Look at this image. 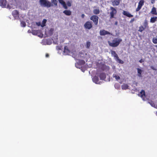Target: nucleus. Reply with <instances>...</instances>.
Masks as SVG:
<instances>
[{
	"label": "nucleus",
	"mask_w": 157,
	"mask_h": 157,
	"mask_svg": "<svg viewBox=\"0 0 157 157\" xmlns=\"http://www.w3.org/2000/svg\"><path fill=\"white\" fill-rule=\"evenodd\" d=\"M122 41V40L120 38H115L111 42L108 41V43L109 45L111 47H117Z\"/></svg>",
	"instance_id": "obj_1"
},
{
	"label": "nucleus",
	"mask_w": 157,
	"mask_h": 157,
	"mask_svg": "<svg viewBox=\"0 0 157 157\" xmlns=\"http://www.w3.org/2000/svg\"><path fill=\"white\" fill-rule=\"evenodd\" d=\"M39 2L40 5L42 6L49 8L53 6L51 2L46 0H40Z\"/></svg>",
	"instance_id": "obj_2"
},
{
	"label": "nucleus",
	"mask_w": 157,
	"mask_h": 157,
	"mask_svg": "<svg viewBox=\"0 0 157 157\" xmlns=\"http://www.w3.org/2000/svg\"><path fill=\"white\" fill-rule=\"evenodd\" d=\"M110 10L111 11L110 12V18H113L114 17V16L117 14V10L115 8L113 7H110Z\"/></svg>",
	"instance_id": "obj_3"
},
{
	"label": "nucleus",
	"mask_w": 157,
	"mask_h": 157,
	"mask_svg": "<svg viewBox=\"0 0 157 157\" xmlns=\"http://www.w3.org/2000/svg\"><path fill=\"white\" fill-rule=\"evenodd\" d=\"M90 19L92 21L95 25H97L98 23V17L96 15H94L91 16Z\"/></svg>",
	"instance_id": "obj_4"
},
{
	"label": "nucleus",
	"mask_w": 157,
	"mask_h": 157,
	"mask_svg": "<svg viewBox=\"0 0 157 157\" xmlns=\"http://www.w3.org/2000/svg\"><path fill=\"white\" fill-rule=\"evenodd\" d=\"M13 16L15 19H17L19 18V12L17 10H13L12 13Z\"/></svg>",
	"instance_id": "obj_5"
},
{
	"label": "nucleus",
	"mask_w": 157,
	"mask_h": 157,
	"mask_svg": "<svg viewBox=\"0 0 157 157\" xmlns=\"http://www.w3.org/2000/svg\"><path fill=\"white\" fill-rule=\"evenodd\" d=\"M84 26L86 29H90L92 27V22L87 21L84 24Z\"/></svg>",
	"instance_id": "obj_6"
},
{
	"label": "nucleus",
	"mask_w": 157,
	"mask_h": 157,
	"mask_svg": "<svg viewBox=\"0 0 157 157\" xmlns=\"http://www.w3.org/2000/svg\"><path fill=\"white\" fill-rule=\"evenodd\" d=\"M144 0H140L139 2L137 7L136 8V12L139 11L141 8L142 6L144 5Z\"/></svg>",
	"instance_id": "obj_7"
},
{
	"label": "nucleus",
	"mask_w": 157,
	"mask_h": 157,
	"mask_svg": "<svg viewBox=\"0 0 157 157\" xmlns=\"http://www.w3.org/2000/svg\"><path fill=\"white\" fill-rule=\"evenodd\" d=\"M99 33L101 36H105L106 35H112V34L106 31L104 29L100 30L99 32Z\"/></svg>",
	"instance_id": "obj_8"
},
{
	"label": "nucleus",
	"mask_w": 157,
	"mask_h": 157,
	"mask_svg": "<svg viewBox=\"0 0 157 157\" xmlns=\"http://www.w3.org/2000/svg\"><path fill=\"white\" fill-rule=\"evenodd\" d=\"M138 95L139 96H140L143 100H145V94L144 90H142Z\"/></svg>",
	"instance_id": "obj_9"
},
{
	"label": "nucleus",
	"mask_w": 157,
	"mask_h": 157,
	"mask_svg": "<svg viewBox=\"0 0 157 157\" xmlns=\"http://www.w3.org/2000/svg\"><path fill=\"white\" fill-rule=\"evenodd\" d=\"M122 14L124 15L129 17H133V15L130 13L129 12L125 10L123 11Z\"/></svg>",
	"instance_id": "obj_10"
},
{
	"label": "nucleus",
	"mask_w": 157,
	"mask_h": 157,
	"mask_svg": "<svg viewBox=\"0 0 157 157\" xmlns=\"http://www.w3.org/2000/svg\"><path fill=\"white\" fill-rule=\"evenodd\" d=\"M7 3L6 0H0V5L2 7H5L7 5Z\"/></svg>",
	"instance_id": "obj_11"
},
{
	"label": "nucleus",
	"mask_w": 157,
	"mask_h": 157,
	"mask_svg": "<svg viewBox=\"0 0 157 157\" xmlns=\"http://www.w3.org/2000/svg\"><path fill=\"white\" fill-rule=\"evenodd\" d=\"M59 3H60L63 6V7L65 9H67L68 7L67 6L65 2L63 0H58Z\"/></svg>",
	"instance_id": "obj_12"
},
{
	"label": "nucleus",
	"mask_w": 157,
	"mask_h": 157,
	"mask_svg": "<svg viewBox=\"0 0 157 157\" xmlns=\"http://www.w3.org/2000/svg\"><path fill=\"white\" fill-rule=\"evenodd\" d=\"M99 76L101 80H104L106 78V75L105 73L103 72L100 74Z\"/></svg>",
	"instance_id": "obj_13"
},
{
	"label": "nucleus",
	"mask_w": 157,
	"mask_h": 157,
	"mask_svg": "<svg viewBox=\"0 0 157 157\" xmlns=\"http://www.w3.org/2000/svg\"><path fill=\"white\" fill-rule=\"evenodd\" d=\"M121 1L119 0H113L112 2V5L113 6H117L118 5Z\"/></svg>",
	"instance_id": "obj_14"
},
{
	"label": "nucleus",
	"mask_w": 157,
	"mask_h": 157,
	"mask_svg": "<svg viewBox=\"0 0 157 157\" xmlns=\"http://www.w3.org/2000/svg\"><path fill=\"white\" fill-rule=\"evenodd\" d=\"M63 13L66 16H69L71 14V11L69 10H65L63 11Z\"/></svg>",
	"instance_id": "obj_15"
},
{
	"label": "nucleus",
	"mask_w": 157,
	"mask_h": 157,
	"mask_svg": "<svg viewBox=\"0 0 157 157\" xmlns=\"http://www.w3.org/2000/svg\"><path fill=\"white\" fill-rule=\"evenodd\" d=\"M151 13L152 14L157 15V12L156 8L153 7L151 9Z\"/></svg>",
	"instance_id": "obj_16"
},
{
	"label": "nucleus",
	"mask_w": 157,
	"mask_h": 157,
	"mask_svg": "<svg viewBox=\"0 0 157 157\" xmlns=\"http://www.w3.org/2000/svg\"><path fill=\"white\" fill-rule=\"evenodd\" d=\"M111 54L114 57L115 59H116L117 58H118V56L115 51H111Z\"/></svg>",
	"instance_id": "obj_17"
},
{
	"label": "nucleus",
	"mask_w": 157,
	"mask_h": 157,
	"mask_svg": "<svg viewBox=\"0 0 157 157\" xmlns=\"http://www.w3.org/2000/svg\"><path fill=\"white\" fill-rule=\"evenodd\" d=\"M92 80L94 82L97 84L99 81L98 78L97 76H95L93 78Z\"/></svg>",
	"instance_id": "obj_18"
},
{
	"label": "nucleus",
	"mask_w": 157,
	"mask_h": 157,
	"mask_svg": "<svg viewBox=\"0 0 157 157\" xmlns=\"http://www.w3.org/2000/svg\"><path fill=\"white\" fill-rule=\"evenodd\" d=\"M70 51L68 49V47L67 46H65L64 47V52L66 53V54L68 55L70 53Z\"/></svg>",
	"instance_id": "obj_19"
},
{
	"label": "nucleus",
	"mask_w": 157,
	"mask_h": 157,
	"mask_svg": "<svg viewBox=\"0 0 157 157\" xmlns=\"http://www.w3.org/2000/svg\"><path fill=\"white\" fill-rule=\"evenodd\" d=\"M157 20V17H151L150 20V22L151 23H155Z\"/></svg>",
	"instance_id": "obj_20"
},
{
	"label": "nucleus",
	"mask_w": 157,
	"mask_h": 157,
	"mask_svg": "<svg viewBox=\"0 0 157 157\" xmlns=\"http://www.w3.org/2000/svg\"><path fill=\"white\" fill-rule=\"evenodd\" d=\"M121 88L122 90H126L128 89V86L126 84H123L121 86Z\"/></svg>",
	"instance_id": "obj_21"
},
{
	"label": "nucleus",
	"mask_w": 157,
	"mask_h": 157,
	"mask_svg": "<svg viewBox=\"0 0 157 157\" xmlns=\"http://www.w3.org/2000/svg\"><path fill=\"white\" fill-rule=\"evenodd\" d=\"M93 13L95 14H98L100 13V10L98 8L94 9Z\"/></svg>",
	"instance_id": "obj_22"
},
{
	"label": "nucleus",
	"mask_w": 157,
	"mask_h": 157,
	"mask_svg": "<svg viewBox=\"0 0 157 157\" xmlns=\"http://www.w3.org/2000/svg\"><path fill=\"white\" fill-rule=\"evenodd\" d=\"M47 21V20L46 19H44L42 21V24L41 25V26L42 27L45 26L46 25V23Z\"/></svg>",
	"instance_id": "obj_23"
},
{
	"label": "nucleus",
	"mask_w": 157,
	"mask_h": 157,
	"mask_svg": "<svg viewBox=\"0 0 157 157\" xmlns=\"http://www.w3.org/2000/svg\"><path fill=\"white\" fill-rule=\"evenodd\" d=\"M137 70L138 76L140 77H141V76L142 70L140 69L139 68H137Z\"/></svg>",
	"instance_id": "obj_24"
},
{
	"label": "nucleus",
	"mask_w": 157,
	"mask_h": 157,
	"mask_svg": "<svg viewBox=\"0 0 157 157\" xmlns=\"http://www.w3.org/2000/svg\"><path fill=\"white\" fill-rule=\"evenodd\" d=\"M144 28H148V22L147 21V20H144Z\"/></svg>",
	"instance_id": "obj_25"
},
{
	"label": "nucleus",
	"mask_w": 157,
	"mask_h": 157,
	"mask_svg": "<svg viewBox=\"0 0 157 157\" xmlns=\"http://www.w3.org/2000/svg\"><path fill=\"white\" fill-rule=\"evenodd\" d=\"M145 29V28L141 25L139 27L138 31L140 32H142L143 30H144Z\"/></svg>",
	"instance_id": "obj_26"
},
{
	"label": "nucleus",
	"mask_w": 157,
	"mask_h": 157,
	"mask_svg": "<svg viewBox=\"0 0 157 157\" xmlns=\"http://www.w3.org/2000/svg\"><path fill=\"white\" fill-rule=\"evenodd\" d=\"M85 63V61L84 60H79L78 61V63L80 65H83Z\"/></svg>",
	"instance_id": "obj_27"
},
{
	"label": "nucleus",
	"mask_w": 157,
	"mask_h": 157,
	"mask_svg": "<svg viewBox=\"0 0 157 157\" xmlns=\"http://www.w3.org/2000/svg\"><path fill=\"white\" fill-rule=\"evenodd\" d=\"M113 78H114L117 80L120 79V76H119L118 75L115 74H113Z\"/></svg>",
	"instance_id": "obj_28"
},
{
	"label": "nucleus",
	"mask_w": 157,
	"mask_h": 157,
	"mask_svg": "<svg viewBox=\"0 0 157 157\" xmlns=\"http://www.w3.org/2000/svg\"><path fill=\"white\" fill-rule=\"evenodd\" d=\"M52 2L55 6H56L57 5L58 1L57 0H51Z\"/></svg>",
	"instance_id": "obj_29"
},
{
	"label": "nucleus",
	"mask_w": 157,
	"mask_h": 157,
	"mask_svg": "<svg viewBox=\"0 0 157 157\" xmlns=\"http://www.w3.org/2000/svg\"><path fill=\"white\" fill-rule=\"evenodd\" d=\"M90 46V42L89 41H87L86 44V48H89Z\"/></svg>",
	"instance_id": "obj_30"
},
{
	"label": "nucleus",
	"mask_w": 157,
	"mask_h": 157,
	"mask_svg": "<svg viewBox=\"0 0 157 157\" xmlns=\"http://www.w3.org/2000/svg\"><path fill=\"white\" fill-rule=\"evenodd\" d=\"M116 60L120 63L123 64L124 63L123 61L120 59L119 57L118 58H117Z\"/></svg>",
	"instance_id": "obj_31"
},
{
	"label": "nucleus",
	"mask_w": 157,
	"mask_h": 157,
	"mask_svg": "<svg viewBox=\"0 0 157 157\" xmlns=\"http://www.w3.org/2000/svg\"><path fill=\"white\" fill-rule=\"evenodd\" d=\"M21 26L23 27H25L26 25V23L24 21H22L21 22Z\"/></svg>",
	"instance_id": "obj_32"
},
{
	"label": "nucleus",
	"mask_w": 157,
	"mask_h": 157,
	"mask_svg": "<svg viewBox=\"0 0 157 157\" xmlns=\"http://www.w3.org/2000/svg\"><path fill=\"white\" fill-rule=\"evenodd\" d=\"M148 102L152 106L155 105V104L151 100H149Z\"/></svg>",
	"instance_id": "obj_33"
},
{
	"label": "nucleus",
	"mask_w": 157,
	"mask_h": 157,
	"mask_svg": "<svg viewBox=\"0 0 157 157\" xmlns=\"http://www.w3.org/2000/svg\"><path fill=\"white\" fill-rule=\"evenodd\" d=\"M54 31V29L53 28H51L49 31V33L52 35L53 33V32Z\"/></svg>",
	"instance_id": "obj_34"
},
{
	"label": "nucleus",
	"mask_w": 157,
	"mask_h": 157,
	"mask_svg": "<svg viewBox=\"0 0 157 157\" xmlns=\"http://www.w3.org/2000/svg\"><path fill=\"white\" fill-rule=\"evenodd\" d=\"M153 42L155 44H156L157 43V38H153L152 40Z\"/></svg>",
	"instance_id": "obj_35"
},
{
	"label": "nucleus",
	"mask_w": 157,
	"mask_h": 157,
	"mask_svg": "<svg viewBox=\"0 0 157 157\" xmlns=\"http://www.w3.org/2000/svg\"><path fill=\"white\" fill-rule=\"evenodd\" d=\"M47 43L48 44H50L52 43V41L50 39H48L47 40Z\"/></svg>",
	"instance_id": "obj_36"
},
{
	"label": "nucleus",
	"mask_w": 157,
	"mask_h": 157,
	"mask_svg": "<svg viewBox=\"0 0 157 157\" xmlns=\"http://www.w3.org/2000/svg\"><path fill=\"white\" fill-rule=\"evenodd\" d=\"M66 5L69 7H70L71 6V4L69 1L67 2Z\"/></svg>",
	"instance_id": "obj_37"
},
{
	"label": "nucleus",
	"mask_w": 157,
	"mask_h": 157,
	"mask_svg": "<svg viewBox=\"0 0 157 157\" xmlns=\"http://www.w3.org/2000/svg\"><path fill=\"white\" fill-rule=\"evenodd\" d=\"M36 24L38 26H40L41 25L40 22H36Z\"/></svg>",
	"instance_id": "obj_38"
},
{
	"label": "nucleus",
	"mask_w": 157,
	"mask_h": 157,
	"mask_svg": "<svg viewBox=\"0 0 157 157\" xmlns=\"http://www.w3.org/2000/svg\"><path fill=\"white\" fill-rule=\"evenodd\" d=\"M135 19L134 18H132L130 21V22L131 23H132L133 22L135 21Z\"/></svg>",
	"instance_id": "obj_39"
},
{
	"label": "nucleus",
	"mask_w": 157,
	"mask_h": 157,
	"mask_svg": "<svg viewBox=\"0 0 157 157\" xmlns=\"http://www.w3.org/2000/svg\"><path fill=\"white\" fill-rule=\"evenodd\" d=\"M151 68L154 70H156V69L153 66H151Z\"/></svg>",
	"instance_id": "obj_40"
},
{
	"label": "nucleus",
	"mask_w": 157,
	"mask_h": 157,
	"mask_svg": "<svg viewBox=\"0 0 157 157\" xmlns=\"http://www.w3.org/2000/svg\"><path fill=\"white\" fill-rule=\"evenodd\" d=\"M139 62L140 63H142V62H144V60L142 59H140L139 61Z\"/></svg>",
	"instance_id": "obj_41"
},
{
	"label": "nucleus",
	"mask_w": 157,
	"mask_h": 157,
	"mask_svg": "<svg viewBox=\"0 0 157 157\" xmlns=\"http://www.w3.org/2000/svg\"><path fill=\"white\" fill-rule=\"evenodd\" d=\"M155 1V0H151V2L152 4H154Z\"/></svg>",
	"instance_id": "obj_42"
},
{
	"label": "nucleus",
	"mask_w": 157,
	"mask_h": 157,
	"mask_svg": "<svg viewBox=\"0 0 157 157\" xmlns=\"http://www.w3.org/2000/svg\"><path fill=\"white\" fill-rule=\"evenodd\" d=\"M84 17H85V15L84 14H82L81 17L82 18H84Z\"/></svg>",
	"instance_id": "obj_43"
},
{
	"label": "nucleus",
	"mask_w": 157,
	"mask_h": 157,
	"mask_svg": "<svg viewBox=\"0 0 157 157\" xmlns=\"http://www.w3.org/2000/svg\"><path fill=\"white\" fill-rule=\"evenodd\" d=\"M49 55L48 54H46V57H49Z\"/></svg>",
	"instance_id": "obj_44"
},
{
	"label": "nucleus",
	"mask_w": 157,
	"mask_h": 157,
	"mask_svg": "<svg viewBox=\"0 0 157 157\" xmlns=\"http://www.w3.org/2000/svg\"><path fill=\"white\" fill-rule=\"evenodd\" d=\"M117 22L116 21V22L115 23V25H117Z\"/></svg>",
	"instance_id": "obj_45"
},
{
	"label": "nucleus",
	"mask_w": 157,
	"mask_h": 157,
	"mask_svg": "<svg viewBox=\"0 0 157 157\" xmlns=\"http://www.w3.org/2000/svg\"><path fill=\"white\" fill-rule=\"evenodd\" d=\"M155 47L156 48H157V45H156L155 46Z\"/></svg>",
	"instance_id": "obj_46"
},
{
	"label": "nucleus",
	"mask_w": 157,
	"mask_h": 157,
	"mask_svg": "<svg viewBox=\"0 0 157 157\" xmlns=\"http://www.w3.org/2000/svg\"><path fill=\"white\" fill-rule=\"evenodd\" d=\"M156 114L157 115V112H156Z\"/></svg>",
	"instance_id": "obj_47"
},
{
	"label": "nucleus",
	"mask_w": 157,
	"mask_h": 157,
	"mask_svg": "<svg viewBox=\"0 0 157 157\" xmlns=\"http://www.w3.org/2000/svg\"><path fill=\"white\" fill-rule=\"evenodd\" d=\"M90 1H91L92 0H90Z\"/></svg>",
	"instance_id": "obj_48"
}]
</instances>
